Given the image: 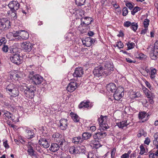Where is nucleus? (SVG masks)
Wrapping results in <instances>:
<instances>
[{"label": "nucleus", "mask_w": 158, "mask_h": 158, "mask_svg": "<svg viewBox=\"0 0 158 158\" xmlns=\"http://www.w3.org/2000/svg\"><path fill=\"white\" fill-rule=\"evenodd\" d=\"M107 118V116H103L101 115L100 117L98 119L100 127L99 129L101 131L106 130L109 128V126L106 123Z\"/></svg>", "instance_id": "7ed1b4c3"}, {"label": "nucleus", "mask_w": 158, "mask_h": 158, "mask_svg": "<svg viewBox=\"0 0 158 158\" xmlns=\"http://www.w3.org/2000/svg\"><path fill=\"white\" fill-rule=\"evenodd\" d=\"M154 139L153 140L154 144L158 143V132L156 133L154 135Z\"/></svg>", "instance_id": "a18cd8bd"}, {"label": "nucleus", "mask_w": 158, "mask_h": 158, "mask_svg": "<svg viewBox=\"0 0 158 158\" xmlns=\"http://www.w3.org/2000/svg\"><path fill=\"white\" fill-rule=\"evenodd\" d=\"M90 102L89 101H83L81 102L78 106L79 108H85L89 106Z\"/></svg>", "instance_id": "393cba45"}, {"label": "nucleus", "mask_w": 158, "mask_h": 158, "mask_svg": "<svg viewBox=\"0 0 158 158\" xmlns=\"http://www.w3.org/2000/svg\"><path fill=\"white\" fill-rule=\"evenodd\" d=\"M3 145L4 146L6 149H8L9 148V146L7 143V140H6L3 141Z\"/></svg>", "instance_id": "864d4df0"}, {"label": "nucleus", "mask_w": 158, "mask_h": 158, "mask_svg": "<svg viewBox=\"0 0 158 158\" xmlns=\"http://www.w3.org/2000/svg\"><path fill=\"white\" fill-rule=\"evenodd\" d=\"M41 128V129H40V130L42 131L43 132V133L44 132H44L45 133H47V131L46 130V127L42 126Z\"/></svg>", "instance_id": "0e129e2a"}, {"label": "nucleus", "mask_w": 158, "mask_h": 158, "mask_svg": "<svg viewBox=\"0 0 158 158\" xmlns=\"http://www.w3.org/2000/svg\"><path fill=\"white\" fill-rule=\"evenodd\" d=\"M8 6L12 12L15 14V12L19 8L20 4L17 1H12L9 3Z\"/></svg>", "instance_id": "6e6552de"}, {"label": "nucleus", "mask_w": 158, "mask_h": 158, "mask_svg": "<svg viewBox=\"0 0 158 158\" xmlns=\"http://www.w3.org/2000/svg\"><path fill=\"white\" fill-rule=\"evenodd\" d=\"M81 25L80 26L84 27H88V26L93 21L92 18L89 17H85L84 18L82 17L81 19Z\"/></svg>", "instance_id": "1a4fd4ad"}, {"label": "nucleus", "mask_w": 158, "mask_h": 158, "mask_svg": "<svg viewBox=\"0 0 158 158\" xmlns=\"http://www.w3.org/2000/svg\"><path fill=\"white\" fill-rule=\"evenodd\" d=\"M95 139H94L90 141L89 143L91 146L97 149L101 147V145L99 143L98 141Z\"/></svg>", "instance_id": "412c9836"}, {"label": "nucleus", "mask_w": 158, "mask_h": 158, "mask_svg": "<svg viewBox=\"0 0 158 158\" xmlns=\"http://www.w3.org/2000/svg\"><path fill=\"white\" fill-rule=\"evenodd\" d=\"M25 131V136L28 139H31L35 137L34 131L26 127H24Z\"/></svg>", "instance_id": "9d476101"}, {"label": "nucleus", "mask_w": 158, "mask_h": 158, "mask_svg": "<svg viewBox=\"0 0 158 158\" xmlns=\"http://www.w3.org/2000/svg\"><path fill=\"white\" fill-rule=\"evenodd\" d=\"M20 35L22 36V39L26 40L29 37V34L28 33L24 30H21V32L20 33Z\"/></svg>", "instance_id": "cd10ccee"}, {"label": "nucleus", "mask_w": 158, "mask_h": 158, "mask_svg": "<svg viewBox=\"0 0 158 158\" xmlns=\"http://www.w3.org/2000/svg\"><path fill=\"white\" fill-rule=\"evenodd\" d=\"M140 10V8L138 6L135 7L133 10L131 11V13L133 15H134L137 12Z\"/></svg>", "instance_id": "de8ad7c7"}, {"label": "nucleus", "mask_w": 158, "mask_h": 158, "mask_svg": "<svg viewBox=\"0 0 158 158\" xmlns=\"http://www.w3.org/2000/svg\"><path fill=\"white\" fill-rule=\"evenodd\" d=\"M80 148L77 147H76L74 146L70 147L69 149V152L72 154H77L80 152L79 150Z\"/></svg>", "instance_id": "b1692460"}, {"label": "nucleus", "mask_w": 158, "mask_h": 158, "mask_svg": "<svg viewBox=\"0 0 158 158\" xmlns=\"http://www.w3.org/2000/svg\"><path fill=\"white\" fill-rule=\"evenodd\" d=\"M106 89L108 92L114 93L116 90V86L114 83H110L107 85Z\"/></svg>", "instance_id": "a211bd4d"}, {"label": "nucleus", "mask_w": 158, "mask_h": 158, "mask_svg": "<svg viewBox=\"0 0 158 158\" xmlns=\"http://www.w3.org/2000/svg\"><path fill=\"white\" fill-rule=\"evenodd\" d=\"M6 41L5 38H3L0 40V46L6 43Z\"/></svg>", "instance_id": "6e6d98bb"}, {"label": "nucleus", "mask_w": 158, "mask_h": 158, "mask_svg": "<svg viewBox=\"0 0 158 158\" xmlns=\"http://www.w3.org/2000/svg\"><path fill=\"white\" fill-rule=\"evenodd\" d=\"M116 152V149L114 148L111 150V158H114L115 156V154Z\"/></svg>", "instance_id": "8fccbe9b"}, {"label": "nucleus", "mask_w": 158, "mask_h": 158, "mask_svg": "<svg viewBox=\"0 0 158 158\" xmlns=\"http://www.w3.org/2000/svg\"><path fill=\"white\" fill-rule=\"evenodd\" d=\"M34 74L35 73L34 71L32 70L29 72V74L28 76V77L30 80V81L32 80V78H33L34 76H35V75H34Z\"/></svg>", "instance_id": "4c0bfd02"}, {"label": "nucleus", "mask_w": 158, "mask_h": 158, "mask_svg": "<svg viewBox=\"0 0 158 158\" xmlns=\"http://www.w3.org/2000/svg\"><path fill=\"white\" fill-rule=\"evenodd\" d=\"M17 87L13 83L10 84L6 87V89L7 92L13 89L15 87Z\"/></svg>", "instance_id": "2f4dec72"}, {"label": "nucleus", "mask_w": 158, "mask_h": 158, "mask_svg": "<svg viewBox=\"0 0 158 158\" xmlns=\"http://www.w3.org/2000/svg\"><path fill=\"white\" fill-rule=\"evenodd\" d=\"M76 4L79 6H81L84 4L85 0H75Z\"/></svg>", "instance_id": "c9c22d12"}, {"label": "nucleus", "mask_w": 158, "mask_h": 158, "mask_svg": "<svg viewBox=\"0 0 158 158\" xmlns=\"http://www.w3.org/2000/svg\"><path fill=\"white\" fill-rule=\"evenodd\" d=\"M146 115V113L144 112H140L139 114V119H143Z\"/></svg>", "instance_id": "a19ab883"}, {"label": "nucleus", "mask_w": 158, "mask_h": 158, "mask_svg": "<svg viewBox=\"0 0 158 158\" xmlns=\"http://www.w3.org/2000/svg\"><path fill=\"white\" fill-rule=\"evenodd\" d=\"M149 49H153L156 51H158V41H156L154 45H150L148 48Z\"/></svg>", "instance_id": "473e14b6"}, {"label": "nucleus", "mask_w": 158, "mask_h": 158, "mask_svg": "<svg viewBox=\"0 0 158 158\" xmlns=\"http://www.w3.org/2000/svg\"><path fill=\"white\" fill-rule=\"evenodd\" d=\"M68 120L66 119H61L60 121V128L63 130H65L67 127Z\"/></svg>", "instance_id": "f3484780"}, {"label": "nucleus", "mask_w": 158, "mask_h": 158, "mask_svg": "<svg viewBox=\"0 0 158 158\" xmlns=\"http://www.w3.org/2000/svg\"><path fill=\"white\" fill-rule=\"evenodd\" d=\"M21 46L22 49L27 52H30L33 47V45L29 41H26L22 43Z\"/></svg>", "instance_id": "0eeeda50"}, {"label": "nucleus", "mask_w": 158, "mask_h": 158, "mask_svg": "<svg viewBox=\"0 0 158 158\" xmlns=\"http://www.w3.org/2000/svg\"><path fill=\"white\" fill-rule=\"evenodd\" d=\"M21 32V30L14 32L13 33V36L14 37H16L17 36H19V34H20V33Z\"/></svg>", "instance_id": "603ef678"}, {"label": "nucleus", "mask_w": 158, "mask_h": 158, "mask_svg": "<svg viewBox=\"0 0 158 158\" xmlns=\"http://www.w3.org/2000/svg\"><path fill=\"white\" fill-rule=\"evenodd\" d=\"M59 147H60V145L57 143H52L49 148V150L52 152H55L58 150Z\"/></svg>", "instance_id": "5701e85b"}, {"label": "nucleus", "mask_w": 158, "mask_h": 158, "mask_svg": "<svg viewBox=\"0 0 158 158\" xmlns=\"http://www.w3.org/2000/svg\"><path fill=\"white\" fill-rule=\"evenodd\" d=\"M78 84L76 82H71L68 86L67 89L68 91L72 92L77 87Z\"/></svg>", "instance_id": "4468645a"}, {"label": "nucleus", "mask_w": 158, "mask_h": 158, "mask_svg": "<svg viewBox=\"0 0 158 158\" xmlns=\"http://www.w3.org/2000/svg\"><path fill=\"white\" fill-rule=\"evenodd\" d=\"M10 96L15 97L18 96L19 94V91L17 87L7 92Z\"/></svg>", "instance_id": "6ab92c4d"}, {"label": "nucleus", "mask_w": 158, "mask_h": 158, "mask_svg": "<svg viewBox=\"0 0 158 158\" xmlns=\"http://www.w3.org/2000/svg\"><path fill=\"white\" fill-rule=\"evenodd\" d=\"M138 26L137 23L135 22L132 23L130 28L134 31L135 32L138 29Z\"/></svg>", "instance_id": "72a5a7b5"}, {"label": "nucleus", "mask_w": 158, "mask_h": 158, "mask_svg": "<svg viewBox=\"0 0 158 158\" xmlns=\"http://www.w3.org/2000/svg\"><path fill=\"white\" fill-rule=\"evenodd\" d=\"M145 95L148 98H152L153 96L152 94L150 91L147 93Z\"/></svg>", "instance_id": "13d9d810"}, {"label": "nucleus", "mask_w": 158, "mask_h": 158, "mask_svg": "<svg viewBox=\"0 0 158 158\" xmlns=\"http://www.w3.org/2000/svg\"><path fill=\"white\" fill-rule=\"evenodd\" d=\"M123 16H126L128 13V11L127 10V8L126 7H124L123 8Z\"/></svg>", "instance_id": "09e8293b"}, {"label": "nucleus", "mask_w": 158, "mask_h": 158, "mask_svg": "<svg viewBox=\"0 0 158 158\" xmlns=\"http://www.w3.org/2000/svg\"><path fill=\"white\" fill-rule=\"evenodd\" d=\"M150 77L151 79L153 80L156 77V70L155 68H150Z\"/></svg>", "instance_id": "c85d7f7f"}, {"label": "nucleus", "mask_w": 158, "mask_h": 158, "mask_svg": "<svg viewBox=\"0 0 158 158\" xmlns=\"http://www.w3.org/2000/svg\"><path fill=\"white\" fill-rule=\"evenodd\" d=\"M129 156L127 154L125 153L123 154L121 156V158H129Z\"/></svg>", "instance_id": "774afa93"}, {"label": "nucleus", "mask_w": 158, "mask_h": 158, "mask_svg": "<svg viewBox=\"0 0 158 158\" xmlns=\"http://www.w3.org/2000/svg\"><path fill=\"white\" fill-rule=\"evenodd\" d=\"M129 123L128 122L127 120H124L121 122H120L116 123V125L119 128L123 129L124 127H126L129 125Z\"/></svg>", "instance_id": "aec40b11"}, {"label": "nucleus", "mask_w": 158, "mask_h": 158, "mask_svg": "<svg viewBox=\"0 0 158 158\" xmlns=\"http://www.w3.org/2000/svg\"><path fill=\"white\" fill-rule=\"evenodd\" d=\"M150 142V140L149 138L148 137L146 138L145 139L144 141V143L145 144L148 145H149Z\"/></svg>", "instance_id": "bf43d9fd"}, {"label": "nucleus", "mask_w": 158, "mask_h": 158, "mask_svg": "<svg viewBox=\"0 0 158 158\" xmlns=\"http://www.w3.org/2000/svg\"><path fill=\"white\" fill-rule=\"evenodd\" d=\"M140 150L139 154L142 155L145 152V149L143 144L140 145Z\"/></svg>", "instance_id": "c03bdc74"}, {"label": "nucleus", "mask_w": 158, "mask_h": 158, "mask_svg": "<svg viewBox=\"0 0 158 158\" xmlns=\"http://www.w3.org/2000/svg\"><path fill=\"white\" fill-rule=\"evenodd\" d=\"M48 139L45 138H41L39 141V143L41 146L45 148H47L50 146V143Z\"/></svg>", "instance_id": "ddd939ff"}, {"label": "nucleus", "mask_w": 158, "mask_h": 158, "mask_svg": "<svg viewBox=\"0 0 158 158\" xmlns=\"http://www.w3.org/2000/svg\"><path fill=\"white\" fill-rule=\"evenodd\" d=\"M23 142H19V140L17 139H15L14 141L18 145H19L20 144V143H21L22 144H24L25 143V141L23 139L22 140Z\"/></svg>", "instance_id": "052dcab7"}, {"label": "nucleus", "mask_w": 158, "mask_h": 158, "mask_svg": "<svg viewBox=\"0 0 158 158\" xmlns=\"http://www.w3.org/2000/svg\"><path fill=\"white\" fill-rule=\"evenodd\" d=\"M126 6L129 8L130 10H131L133 7V6L131 2L127 3L126 4Z\"/></svg>", "instance_id": "5fc2aeb1"}, {"label": "nucleus", "mask_w": 158, "mask_h": 158, "mask_svg": "<svg viewBox=\"0 0 158 158\" xmlns=\"http://www.w3.org/2000/svg\"><path fill=\"white\" fill-rule=\"evenodd\" d=\"M2 112H4V115H5L6 117L8 118V119H10L12 120H14V119L12 117V115L10 113L7 111H6L5 112L2 111Z\"/></svg>", "instance_id": "f704fd0d"}, {"label": "nucleus", "mask_w": 158, "mask_h": 158, "mask_svg": "<svg viewBox=\"0 0 158 158\" xmlns=\"http://www.w3.org/2000/svg\"><path fill=\"white\" fill-rule=\"evenodd\" d=\"M114 46H117L119 48H123V43L120 41H118L116 43Z\"/></svg>", "instance_id": "58836bf2"}, {"label": "nucleus", "mask_w": 158, "mask_h": 158, "mask_svg": "<svg viewBox=\"0 0 158 158\" xmlns=\"http://www.w3.org/2000/svg\"><path fill=\"white\" fill-rule=\"evenodd\" d=\"M72 119L75 122L77 123L79 122L80 118L77 114H74L72 116Z\"/></svg>", "instance_id": "ea45409f"}, {"label": "nucleus", "mask_w": 158, "mask_h": 158, "mask_svg": "<svg viewBox=\"0 0 158 158\" xmlns=\"http://www.w3.org/2000/svg\"><path fill=\"white\" fill-rule=\"evenodd\" d=\"M52 139L60 145L62 150L68 148L69 143L67 141L58 133H54L52 136Z\"/></svg>", "instance_id": "f03ea898"}, {"label": "nucleus", "mask_w": 158, "mask_h": 158, "mask_svg": "<svg viewBox=\"0 0 158 158\" xmlns=\"http://www.w3.org/2000/svg\"><path fill=\"white\" fill-rule=\"evenodd\" d=\"M121 88H118L116 89L114 92V97L115 100L118 101L123 96L124 92L122 90Z\"/></svg>", "instance_id": "f8f14e48"}, {"label": "nucleus", "mask_w": 158, "mask_h": 158, "mask_svg": "<svg viewBox=\"0 0 158 158\" xmlns=\"http://www.w3.org/2000/svg\"><path fill=\"white\" fill-rule=\"evenodd\" d=\"M36 88L35 86H31L30 88H27L24 91V94L27 98H32L34 96V91H35Z\"/></svg>", "instance_id": "39448f33"}, {"label": "nucleus", "mask_w": 158, "mask_h": 158, "mask_svg": "<svg viewBox=\"0 0 158 158\" xmlns=\"http://www.w3.org/2000/svg\"><path fill=\"white\" fill-rule=\"evenodd\" d=\"M2 50L3 52H7L8 51L9 48L7 45H4L3 47L2 48Z\"/></svg>", "instance_id": "3c124183"}, {"label": "nucleus", "mask_w": 158, "mask_h": 158, "mask_svg": "<svg viewBox=\"0 0 158 158\" xmlns=\"http://www.w3.org/2000/svg\"><path fill=\"white\" fill-rule=\"evenodd\" d=\"M10 24L9 21L6 19H0V27L2 29H8L10 27Z\"/></svg>", "instance_id": "9b49d317"}, {"label": "nucleus", "mask_w": 158, "mask_h": 158, "mask_svg": "<svg viewBox=\"0 0 158 158\" xmlns=\"http://www.w3.org/2000/svg\"><path fill=\"white\" fill-rule=\"evenodd\" d=\"M83 73V69L81 68H76L73 76L74 77H80L82 76Z\"/></svg>", "instance_id": "dca6fc26"}, {"label": "nucleus", "mask_w": 158, "mask_h": 158, "mask_svg": "<svg viewBox=\"0 0 158 158\" xmlns=\"http://www.w3.org/2000/svg\"><path fill=\"white\" fill-rule=\"evenodd\" d=\"M31 143L30 142L28 143V144L27 145V147L28 148L27 152L28 154L30 156H34L35 155L34 154V151L31 145Z\"/></svg>", "instance_id": "4be33fe9"}, {"label": "nucleus", "mask_w": 158, "mask_h": 158, "mask_svg": "<svg viewBox=\"0 0 158 158\" xmlns=\"http://www.w3.org/2000/svg\"><path fill=\"white\" fill-rule=\"evenodd\" d=\"M135 56L137 58L141 60L143 59L146 57V56L145 55L138 52H136L135 53Z\"/></svg>", "instance_id": "bb28decb"}, {"label": "nucleus", "mask_w": 158, "mask_h": 158, "mask_svg": "<svg viewBox=\"0 0 158 158\" xmlns=\"http://www.w3.org/2000/svg\"><path fill=\"white\" fill-rule=\"evenodd\" d=\"M43 77L40 75L35 74L31 82L33 84L38 86L43 81Z\"/></svg>", "instance_id": "423d86ee"}, {"label": "nucleus", "mask_w": 158, "mask_h": 158, "mask_svg": "<svg viewBox=\"0 0 158 158\" xmlns=\"http://www.w3.org/2000/svg\"><path fill=\"white\" fill-rule=\"evenodd\" d=\"M79 147V150H81V152H84L85 151V148L83 146H81V147L78 146Z\"/></svg>", "instance_id": "680f3d73"}, {"label": "nucleus", "mask_w": 158, "mask_h": 158, "mask_svg": "<svg viewBox=\"0 0 158 158\" xmlns=\"http://www.w3.org/2000/svg\"><path fill=\"white\" fill-rule=\"evenodd\" d=\"M112 63L106 61L103 66H99L95 67L93 70V73L96 77H99L102 75L107 76L111 73L114 70Z\"/></svg>", "instance_id": "f257e3e1"}, {"label": "nucleus", "mask_w": 158, "mask_h": 158, "mask_svg": "<svg viewBox=\"0 0 158 158\" xmlns=\"http://www.w3.org/2000/svg\"><path fill=\"white\" fill-rule=\"evenodd\" d=\"M127 45L128 47V49H131L132 48H133L135 45V44L134 43L131 42L129 43L128 42L127 44Z\"/></svg>", "instance_id": "49530a36"}, {"label": "nucleus", "mask_w": 158, "mask_h": 158, "mask_svg": "<svg viewBox=\"0 0 158 158\" xmlns=\"http://www.w3.org/2000/svg\"><path fill=\"white\" fill-rule=\"evenodd\" d=\"M11 61L13 63L17 65L20 64L22 61L23 58L18 53L12 54L10 57Z\"/></svg>", "instance_id": "20e7f679"}, {"label": "nucleus", "mask_w": 158, "mask_h": 158, "mask_svg": "<svg viewBox=\"0 0 158 158\" xmlns=\"http://www.w3.org/2000/svg\"><path fill=\"white\" fill-rule=\"evenodd\" d=\"M103 131H100V132L95 134L93 135L94 139H99L106 137L107 134L106 132H103Z\"/></svg>", "instance_id": "2eb2a0df"}, {"label": "nucleus", "mask_w": 158, "mask_h": 158, "mask_svg": "<svg viewBox=\"0 0 158 158\" xmlns=\"http://www.w3.org/2000/svg\"><path fill=\"white\" fill-rule=\"evenodd\" d=\"M82 136L83 139L87 140L90 138L91 134L88 132H85L82 134Z\"/></svg>", "instance_id": "7c9ffc66"}, {"label": "nucleus", "mask_w": 158, "mask_h": 158, "mask_svg": "<svg viewBox=\"0 0 158 158\" xmlns=\"http://www.w3.org/2000/svg\"><path fill=\"white\" fill-rule=\"evenodd\" d=\"M84 12H85L83 10H81L79 11V13L78 14L80 16L82 17L83 16V15H84Z\"/></svg>", "instance_id": "e2e57ef3"}, {"label": "nucleus", "mask_w": 158, "mask_h": 158, "mask_svg": "<svg viewBox=\"0 0 158 158\" xmlns=\"http://www.w3.org/2000/svg\"><path fill=\"white\" fill-rule=\"evenodd\" d=\"M150 49V57L152 60H156L157 58V55L158 53V51H155L153 49Z\"/></svg>", "instance_id": "a878e982"}, {"label": "nucleus", "mask_w": 158, "mask_h": 158, "mask_svg": "<svg viewBox=\"0 0 158 158\" xmlns=\"http://www.w3.org/2000/svg\"><path fill=\"white\" fill-rule=\"evenodd\" d=\"M150 20L148 19H144L143 22L144 27L145 28H147L149 25Z\"/></svg>", "instance_id": "37998d69"}, {"label": "nucleus", "mask_w": 158, "mask_h": 158, "mask_svg": "<svg viewBox=\"0 0 158 158\" xmlns=\"http://www.w3.org/2000/svg\"><path fill=\"white\" fill-rule=\"evenodd\" d=\"M91 37H89L86 38L84 40L85 42L84 43V41H82L83 44H85L86 47H89L91 46Z\"/></svg>", "instance_id": "c756f323"}, {"label": "nucleus", "mask_w": 158, "mask_h": 158, "mask_svg": "<svg viewBox=\"0 0 158 158\" xmlns=\"http://www.w3.org/2000/svg\"><path fill=\"white\" fill-rule=\"evenodd\" d=\"M98 154L90 152H89L88 155V158H98Z\"/></svg>", "instance_id": "e433bc0d"}, {"label": "nucleus", "mask_w": 158, "mask_h": 158, "mask_svg": "<svg viewBox=\"0 0 158 158\" xmlns=\"http://www.w3.org/2000/svg\"><path fill=\"white\" fill-rule=\"evenodd\" d=\"M131 24L132 23H131L129 21H126L124 22V26L125 27H128L131 26Z\"/></svg>", "instance_id": "4d7b16f0"}, {"label": "nucleus", "mask_w": 158, "mask_h": 158, "mask_svg": "<svg viewBox=\"0 0 158 158\" xmlns=\"http://www.w3.org/2000/svg\"><path fill=\"white\" fill-rule=\"evenodd\" d=\"M10 51L12 54H15L16 53V52L17 51V48L14 47H11L10 48Z\"/></svg>", "instance_id": "79ce46f5"}, {"label": "nucleus", "mask_w": 158, "mask_h": 158, "mask_svg": "<svg viewBox=\"0 0 158 158\" xmlns=\"http://www.w3.org/2000/svg\"><path fill=\"white\" fill-rule=\"evenodd\" d=\"M145 84L146 86L149 88L150 90H151L152 89V88L151 87L150 84L148 81H146L145 82Z\"/></svg>", "instance_id": "69168bd1"}, {"label": "nucleus", "mask_w": 158, "mask_h": 158, "mask_svg": "<svg viewBox=\"0 0 158 158\" xmlns=\"http://www.w3.org/2000/svg\"><path fill=\"white\" fill-rule=\"evenodd\" d=\"M73 142L75 143H77L79 142V140L78 139V138L75 137L73 140Z\"/></svg>", "instance_id": "338daca9"}]
</instances>
